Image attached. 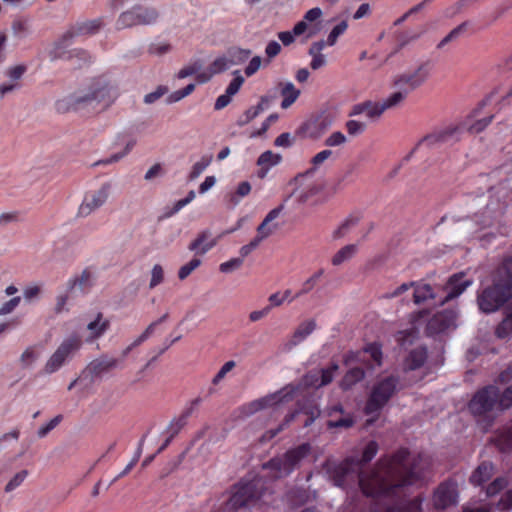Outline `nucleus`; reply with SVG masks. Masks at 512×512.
Masks as SVG:
<instances>
[{"label": "nucleus", "instance_id": "nucleus-30", "mask_svg": "<svg viewBox=\"0 0 512 512\" xmlns=\"http://www.w3.org/2000/svg\"><path fill=\"white\" fill-rule=\"evenodd\" d=\"M325 46L326 44L323 40L314 42L310 46L308 53L312 57L310 67L313 70H318L326 64L325 56L321 53Z\"/></svg>", "mask_w": 512, "mask_h": 512}, {"label": "nucleus", "instance_id": "nucleus-49", "mask_svg": "<svg viewBox=\"0 0 512 512\" xmlns=\"http://www.w3.org/2000/svg\"><path fill=\"white\" fill-rule=\"evenodd\" d=\"M358 223V218L354 216H349L346 218L340 226L334 231L333 238L339 239L345 236L348 231L354 227Z\"/></svg>", "mask_w": 512, "mask_h": 512}, {"label": "nucleus", "instance_id": "nucleus-41", "mask_svg": "<svg viewBox=\"0 0 512 512\" xmlns=\"http://www.w3.org/2000/svg\"><path fill=\"white\" fill-rule=\"evenodd\" d=\"M212 161L211 155H204L201 157L199 161L194 163V165L191 168L190 173L188 174V180L193 181L197 179L210 165Z\"/></svg>", "mask_w": 512, "mask_h": 512}, {"label": "nucleus", "instance_id": "nucleus-39", "mask_svg": "<svg viewBox=\"0 0 512 512\" xmlns=\"http://www.w3.org/2000/svg\"><path fill=\"white\" fill-rule=\"evenodd\" d=\"M234 78L229 83L228 87L226 88V106L231 102L232 97L238 93L241 86L243 85L245 79L241 75L239 70H236L233 72Z\"/></svg>", "mask_w": 512, "mask_h": 512}, {"label": "nucleus", "instance_id": "nucleus-2", "mask_svg": "<svg viewBox=\"0 0 512 512\" xmlns=\"http://www.w3.org/2000/svg\"><path fill=\"white\" fill-rule=\"evenodd\" d=\"M117 97V88L105 77H98L93 79L86 89L59 99L55 103V108L58 113L87 108L100 111L111 106Z\"/></svg>", "mask_w": 512, "mask_h": 512}, {"label": "nucleus", "instance_id": "nucleus-24", "mask_svg": "<svg viewBox=\"0 0 512 512\" xmlns=\"http://www.w3.org/2000/svg\"><path fill=\"white\" fill-rule=\"evenodd\" d=\"M110 328V321L103 318V314L99 312L96 318L87 325L89 336L86 341L91 343L102 337Z\"/></svg>", "mask_w": 512, "mask_h": 512}, {"label": "nucleus", "instance_id": "nucleus-50", "mask_svg": "<svg viewBox=\"0 0 512 512\" xmlns=\"http://www.w3.org/2000/svg\"><path fill=\"white\" fill-rule=\"evenodd\" d=\"M409 93L405 89H399L398 91L392 93L386 100H384L381 104L384 109L392 108L398 105L401 101H403Z\"/></svg>", "mask_w": 512, "mask_h": 512}, {"label": "nucleus", "instance_id": "nucleus-40", "mask_svg": "<svg viewBox=\"0 0 512 512\" xmlns=\"http://www.w3.org/2000/svg\"><path fill=\"white\" fill-rule=\"evenodd\" d=\"M468 22H463L452 29L438 44L437 49H442L447 44L459 39L467 30Z\"/></svg>", "mask_w": 512, "mask_h": 512}, {"label": "nucleus", "instance_id": "nucleus-31", "mask_svg": "<svg viewBox=\"0 0 512 512\" xmlns=\"http://www.w3.org/2000/svg\"><path fill=\"white\" fill-rule=\"evenodd\" d=\"M281 88V95L283 97V100L281 102V107L283 109L289 108L299 97L300 90H298L293 83L287 82V83H280Z\"/></svg>", "mask_w": 512, "mask_h": 512}, {"label": "nucleus", "instance_id": "nucleus-6", "mask_svg": "<svg viewBox=\"0 0 512 512\" xmlns=\"http://www.w3.org/2000/svg\"><path fill=\"white\" fill-rule=\"evenodd\" d=\"M398 384L399 379L394 375L384 377L377 381L373 385L366 401L364 408L365 414L375 415L377 417L381 410L398 391Z\"/></svg>", "mask_w": 512, "mask_h": 512}, {"label": "nucleus", "instance_id": "nucleus-27", "mask_svg": "<svg viewBox=\"0 0 512 512\" xmlns=\"http://www.w3.org/2000/svg\"><path fill=\"white\" fill-rule=\"evenodd\" d=\"M385 111L381 103L366 101L353 106L350 115L365 114L369 118L379 117Z\"/></svg>", "mask_w": 512, "mask_h": 512}, {"label": "nucleus", "instance_id": "nucleus-51", "mask_svg": "<svg viewBox=\"0 0 512 512\" xmlns=\"http://www.w3.org/2000/svg\"><path fill=\"white\" fill-rule=\"evenodd\" d=\"M134 145H135L134 141L128 142L125 149L122 152L115 153L106 159L99 160L95 163V165H109V164L118 162L120 159L125 157L132 150Z\"/></svg>", "mask_w": 512, "mask_h": 512}, {"label": "nucleus", "instance_id": "nucleus-32", "mask_svg": "<svg viewBox=\"0 0 512 512\" xmlns=\"http://www.w3.org/2000/svg\"><path fill=\"white\" fill-rule=\"evenodd\" d=\"M365 377V371L361 367H354L349 369L341 380V388L348 390L356 383L362 381Z\"/></svg>", "mask_w": 512, "mask_h": 512}, {"label": "nucleus", "instance_id": "nucleus-26", "mask_svg": "<svg viewBox=\"0 0 512 512\" xmlns=\"http://www.w3.org/2000/svg\"><path fill=\"white\" fill-rule=\"evenodd\" d=\"M270 98L268 96H261L258 104L248 108L237 120L239 126H244L255 119L258 115L268 109Z\"/></svg>", "mask_w": 512, "mask_h": 512}, {"label": "nucleus", "instance_id": "nucleus-28", "mask_svg": "<svg viewBox=\"0 0 512 512\" xmlns=\"http://www.w3.org/2000/svg\"><path fill=\"white\" fill-rule=\"evenodd\" d=\"M316 328V322L313 319L306 320L299 324L290 340V346H296L305 340Z\"/></svg>", "mask_w": 512, "mask_h": 512}, {"label": "nucleus", "instance_id": "nucleus-57", "mask_svg": "<svg viewBox=\"0 0 512 512\" xmlns=\"http://www.w3.org/2000/svg\"><path fill=\"white\" fill-rule=\"evenodd\" d=\"M28 476L27 470H21L20 472L16 473L12 479L6 484L5 486V492L9 493L14 491L16 488H18L26 479Z\"/></svg>", "mask_w": 512, "mask_h": 512}, {"label": "nucleus", "instance_id": "nucleus-33", "mask_svg": "<svg viewBox=\"0 0 512 512\" xmlns=\"http://www.w3.org/2000/svg\"><path fill=\"white\" fill-rule=\"evenodd\" d=\"M224 70V57H218L208 69L203 72L196 73V81L200 84L208 82L214 74Z\"/></svg>", "mask_w": 512, "mask_h": 512}, {"label": "nucleus", "instance_id": "nucleus-3", "mask_svg": "<svg viewBox=\"0 0 512 512\" xmlns=\"http://www.w3.org/2000/svg\"><path fill=\"white\" fill-rule=\"evenodd\" d=\"M512 298V256L505 257L496 268L491 285L477 294L479 310L490 314L501 309Z\"/></svg>", "mask_w": 512, "mask_h": 512}, {"label": "nucleus", "instance_id": "nucleus-22", "mask_svg": "<svg viewBox=\"0 0 512 512\" xmlns=\"http://www.w3.org/2000/svg\"><path fill=\"white\" fill-rule=\"evenodd\" d=\"M118 361L115 358H110L107 355H103L99 358L92 360L87 367L84 369L82 374H90L92 377L100 376L101 374L108 372L109 370L116 367Z\"/></svg>", "mask_w": 512, "mask_h": 512}, {"label": "nucleus", "instance_id": "nucleus-58", "mask_svg": "<svg viewBox=\"0 0 512 512\" xmlns=\"http://www.w3.org/2000/svg\"><path fill=\"white\" fill-rule=\"evenodd\" d=\"M27 71V67L24 64H19L13 67H10L6 70V76L12 81V83H18V81L23 77L25 72Z\"/></svg>", "mask_w": 512, "mask_h": 512}, {"label": "nucleus", "instance_id": "nucleus-12", "mask_svg": "<svg viewBox=\"0 0 512 512\" xmlns=\"http://www.w3.org/2000/svg\"><path fill=\"white\" fill-rule=\"evenodd\" d=\"M295 391V387L288 385L273 394L252 401L245 407V409H247V413L252 414L264 408L274 406L282 402H288L293 399Z\"/></svg>", "mask_w": 512, "mask_h": 512}, {"label": "nucleus", "instance_id": "nucleus-14", "mask_svg": "<svg viewBox=\"0 0 512 512\" xmlns=\"http://www.w3.org/2000/svg\"><path fill=\"white\" fill-rule=\"evenodd\" d=\"M457 499V484L450 480L442 482L433 494V504L437 510H444L456 504Z\"/></svg>", "mask_w": 512, "mask_h": 512}, {"label": "nucleus", "instance_id": "nucleus-25", "mask_svg": "<svg viewBox=\"0 0 512 512\" xmlns=\"http://www.w3.org/2000/svg\"><path fill=\"white\" fill-rule=\"evenodd\" d=\"M494 474V465L492 462L483 461L471 474L469 481L474 486H482L489 481Z\"/></svg>", "mask_w": 512, "mask_h": 512}, {"label": "nucleus", "instance_id": "nucleus-42", "mask_svg": "<svg viewBox=\"0 0 512 512\" xmlns=\"http://www.w3.org/2000/svg\"><path fill=\"white\" fill-rule=\"evenodd\" d=\"M333 152L329 149L322 150L314 155L310 161L311 167L306 171L307 175L314 174L321 165L332 156Z\"/></svg>", "mask_w": 512, "mask_h": 512}, {"label": "nucleus", "instance_id": "nucleus-48", "mask_svg": "<svg viewBox=\"0 0 512 512\" xmlns=\"http://www.w3.org/2000/svg\"><path fill=\"white\" fill-rule=\"evenodd\" d=\"M67 59H76L79 62V66L89 64L92 62V56L90 55V53L84 49L79 48L68 51Z\"/></svg>", "mask_w": 512, "mask_h": 512}, {"label": "nucleus", "instance_id": "nucleus-64", "mask_svg": "<svg viewBox=\"0 0 512 512\" xmlns=\"http://www.w3.org/2000/svg\"><path fill=\"white\" fill-rule=\"evenodd\" d=\"M345 142L346 136L342 132L336 131L326 138L324 144L328 147H336L343 145Z\"/></svg>", "mask_w": 512, "mask_h": 512}, {"label": "nucleus", "instance_id": "nucleus-34", "mask_svg": "<svg viewBox=\"0 0 512 512\" xmlns=\"http://www.w3.org/2000/svg\"><path fill=\"white\" fill-rule=\"evenodd\" d=\"M428 299H436V295L433 291V288L429 284L421 283L415 284L413 300L416 304H421Z\"/></svg>", "mask_w": 512, "mask_h": 512}, {"label": "nucleus", "instance_id": "nucleus-60", "mask_svg": "<svg viewBox=\"0 0 512 512\" xmlns=\"http://www.w3.org/2000/svg\"><path fill=\"white\" fill-rule=\"evenodd\" d=\"M164 280V270L161 265L155 264L151 271V280L149 283V287L151 289L155 288L159 284H161Z\"/></svg>", "mask_w": 512, "mask_h": 512}, {"label": "nucleus", "instance_id": "nucleus-62", "mask_svg": "<svg viewBox=\"0 0 512 512\" xmlns=\"http://www.w3.org/2000/svg\"><path fill=\"white\" fill-rule=\"evenodd\" d=\"M354 420L351 416L340 417L337 420L330 419L327 421V427L332 428H349L353 425Z\"/></svg>", "mask_w": 512, "mask_h": 512}, {"label": "nucleus", "instance_id": "nucleus-8", "mask_svg": "<svg viewBox=\"0 0 512 512\" xmlns=\"http://www.w3.org/2000/svg\"><path fill=\"white\" fill-rule=\"evenodd\" d=\"M82 343V338L78 334L65 338L46 361L42 373L51 375L59 371L80 350Z\"/></svg>", "mask_w": 512, "mask_h": 512}, {"label": "nucleus", "instance_id": "nucleus-5", "mask_svg": "<svg viewBox=\"0 0 512 512\" xmlns=\"http://www.w3.org/2000/svg\"><path fill=\"white\" fill-rule=\"evenodd\" d=\"M311 452V444L305 442L288 449L282 455L271 458L268 462L263 464V468L271 470L272 476L276 479L284 478L298 469L302 460L307 458Z\"/></svg>", "mask_w": 512, "mask_h": 512}, {"label": "nucleus", "instance_id": "nucleus-43", "mask_svg": "<svg viewBox=\"0 0 512 512\" xmlns=\"http://www.w3.org/2000/svg\"><path fill=\"white\" fill-rule=\"evenodd\" d=\"M495 334L500 339H505L512 335V312L508 313L498 324Z\"/></svg>", "mask_w": 512, "mask_h": 512}, {"label": "nucleus", "instance_id": "nucleus-37", "mask_svg": "<svg viewBox=\"0 0 512 512\" xmlns=\"http://www.w3.org/2000/svg\"><path fill=\"white\" fill-rule=\"evenodd\" d=\"M250 55L251 51L249 49L231 47L226 51V62L229 61L232 64H241L247 61Z\"/></svg>", "mask_w": 512, "mask_h": 512}, {"label": "nucleus", "instance_id": "nucleus-17", "mask_svg": "<svg viewBox=\"0 0 512 512\" xmlns=\"http://www.w3.org/2000/svg\"><path fill=\"white\" fill-rule=\"evenodd\" d=\"M472 284L471 280L464 279L463 273H456L452 275L447 281L444 291L446 295L443 299L439 300L440 304H444L459 295H461L470 285Z\"/></svg>", "mask_w": 512, "mask_h": 512}, {"label": "nucleus", "instance_id": "nucleus-16", "mask_svg": "<svg viewBox=\"0 0 512 512\" xmlns=\"http://www.w3.org/2000/svg\"><path fill=\"white\" fill-rule=\"evenodd\" d=\"M104 25L103 18L78 21L71 25L64 33V39H70L80 36H90L96 34Z\"/></svg>", "mask_w": 512, "mask_h": 512}, {"label": "nucleus", "instance_id": "nucleus-13", "mask_svg": "<svg viewBox=\"0 0 512 512\" xmlns=\"http://www.w3.org/2000/svg\"><path fill=\"white\" fill-rule=\"evenodd\" d=\"M430 73V65L428 62L422 63L413 72H408L400 75L395 80V86L398 89H405L408 93L421 86Z\"/></svg>", "mask_w": 512, "mask_h": 512}, {"label": "nucleus", "instance_id": "nucleus-29", "mask_svg": "<svg viewBox=\"0 0 512 512\" xmlns=\"http://www.w3.org/2000/svg\"><path fill=\"white\" fill-rule=\"evenodd\" d=\"M76 286H78L82 292H86L93 286V274L89 268L84 269L80 276L68 280V290L71 291Z\"/></svg>", "mask_w": 512, "mask_h": 512}, {"label": "nucleus", "instance_id": "nucleus-55", "mask_svg": "<svg viewBox=\"0 0 512 512\" xmlns=\"http://www.w3.org/2000/svg\"><path fill=\"white\" fill-rule=\"evenodd\" d=\"M347 27L348 24L346 21H341L339 24H337L329 33L325 44L328 46H333L337 42L338 37L346 31Z\"/></svg>", "mask_w": 512, "mask_h": 512}, {"label": "nucleus", "instance_id": "nucleus-44", "mask_svg": "<svg viewBox=\"0 0 512 512\" xmlns=\"http://www.w3.org/2000/svg\"><path fill=\"white\" fill-rule=\"evenodd\" d=\"M324 271L321 269L309 277L303 284L301 289L295 293L294 297L290 300L293 301L307 293H309L316 285L319 278L323 275Z\"/></svg>", "mask_w": 512, "mask_h": 512}, {"label": "nucleus", "instance_id": "nucleus-23", "mask_svg": "<svg viewBox=\"0 0 512 512\" xmlns=\"http://www.w3.org/2000/svg\"><path fill=\"white\" fill-rule=\"evenodd\" d=\"M427 349L423 346L412 349L403 361L404 371H414L421 368L427 360Z\"/></svg>", "mask_w": 512, "mask_h": 512}, {"label": "nucleus", "instance_id": "nucleus-35", "mask_svg": "<svg viewBox=\"0 0 512 512\" xmlns=\"http://www.w3.org/2000/svg\"><path fill=\"white\" fill-rule=\"evenodd\" d=\"M282 160V156L278 153H273L272 151L263 152L258 160L257 164L261 167V170H264V174L273 166L279 164Z\"/></svg>", "mask_w": 512, "mask_h": 512}, {"label": "nucleus", "instance_id": "nucleus-15", "mask_svg": "<svg viewBox=\"0 0 512 512\" xmlns=\"http://www.w3.org/2000/svg\"><path fill=\"white\" fill-rule=\"evenodd\" d=\"M457 314L452 309H446L433 315L427 325L426 333L429 336H435L444 333L455 326Z\"/></svg>", "mask_w": 512, "mask_h": 512}, {"label": "nucleus", "instance_id": "nucleus-54", "mask_svg": "<svg viewBox=\"0 0 512 512\" xmlns=\"http://www.w3.org/2000/svg\"><path fill=\"white\" fill-rule=\"evenodd\" d=\"M364 352L369 354L371 359L377 365H381V363H382V347L379 343L373 342V343L368 344L364 348Z\"/></svg>", "mask_w": 512, "mask_h": 512}, {"label": "nucleus", "instance_id": "nucleus-9", "mask_svg": "<svg viewBox=\"0 0 512 512\" xmlns=\"http://www.w3.org/2000/svg\"><path fill=\"white\" fill-rule=\"evenodd\" d=\"M158 17L156 8L137 4L118 16L115 27L117 30H122L134 26L151 25L157 21Z\"/></svg>", "mask_w": 512, "mask_h": 512}, {"label": "nucleus", "instance_id": "nucleus-38", "mask_svg": "<svg viewBox=\"0 0 512 512\" xmlns=\"http://www.w3.org/2000/svg\"><path fill=\"white\" fill-rule=\"evenodd\" d=\"M357 252L356 244H349L342 247L332 258L331 262L334 266L341 265L343 262L351 259Z\"/></svg>", "mask_w": 512, "mask_h": 512}, {"label": "nucleus", "instance_id": "nucleus-52", "mask_svg": "<svg viewBox=\"0 0 512 512\" xmlns=\"http://www.w3.org/2000/svg\"><path fill=\"white\" fill-rule=\"evenodd\" d=\"M498 410H505L512 406V385L508 386L504 391L499 390L497 398Z\"/></svg>", "mask_w": 512, "mask_h": 512}, {"label": "nucleus", "instance_id": "nucleus-7", "mask_svg": "<svg viewBox=\"0 0 512 512\" xmlns=\"http://www.w3.org/2000/svg\"><path fill=\"white\" fill-rule=\"evenodd\" d=\"M264 493V481L261 477L243 479L235 485L229 504L237 509L254 504ZM228 503L226 502V506Z\"/></svg>", "mask_w": 512, "mask_h": 512}, {"label": "nucleus", "instance_id": "nucleus-53", "mask_svg": "<svg viewBox=\"0 0 512 512\" xmlns=\"http://www.w3.org/2000/svg\"><path fill=\"white\" fill-rule=\"evenodd\" d=\"M201 265V260L197 257L191 259L188 263L183 265L178 271V278L180 280L186 279L195 269Z\"/></svg>", "mask_w": 512, "mask_h": 512}, {"label": "nucleus", "instance_id": "nucleus-63", "mask_svg": "<svg viewBox=\"0 0 512 512\" xmlns=\"http://www.w3.org/2000/svg\"><path fill=\"white\" fill-rule=\"evenodd\" d=\"M13 34L17 37H24L29 31L28 22L23 19L14 20L12 23Z\"/></svg>", "mask_w": 512, "mask_h": 512}, {"label": "nucleus", "instance_id": "nucleus-56", "mask_svg": "<svg viewBox=\"0 0 512 512\" xmlns=\"http://www.w3.org/2000/svg\"><path fill=\"white\" fill-rule=\"evenodd\" d=\"M202 62L200 60H196L192 63H190L189 65L183 67L182 69L179 70V72L177 73V77L179 79H184L188 76H191V75H196V73H198L201 69H202Z\"/></svg>", "mask_w": 512, "mask_h": 512}, {"label": "nucleus", "instance_id": "nucleus-36", "mask_svg": "<svg viewBox=\"0 0 512 512\" xmlns=\"http://www.w3.org/2000/svg\"><path fill=\"white\" fill-rule=\"evenodd\" d=\"M70 39H64V34L53 43L49 51V57L52 61L57 59H67L68 51H65L66 46L69 45Z\"/></svg>", "mask_w": 512, "mask_h": 512}, {"label": "nucleus", "instance_id": "nucleus-21", "mask_svg": "<svg viewBox=\"0 0 512 512\" xmlns=\"http://www.w3.org/2000/svg\"><path fill=\"white\" fill-rule=\"evenodd\" d=\"M338 370V365L332 363L328 368L320 370L319 373L307 374L304 378L306 385L314 386L316 388L325 386L332 382L335 372Z\"/></svg>", "mask_w": 512, "mask_h": 512}, {"label": "nucleus", "instance_id": "nucleus-4", "mask_svg": "<svg viewBox=\"0 0 512 512\" xmlns=\"http://www.w3.org/2000/svg\"><path fill=\"white\" fill-rule=\"evenodd\" d=\"M499 388L496 385H487L476 391L468 403L469 412L477 419V422L483 423V428L488 429L492 426L494 410H498L497 398Z\"/></svg>", "mask_w": 512, "mask_h": 512}, {"label": "nucleus", "instance_id": "nucleus-18", "mask_svg": "<svg viewBox=\"0 0 512 512\" xmlns=\"http://www.w3.org/2000/svg\"><path fill=\"white\" fill-rule=\"evenodd\" d=\"M459 133L458 127H447L441 130H437L432 132L431 134L426 135L423 137L419 143L418 146L426 145L428 147L436 145V144H442L447 143L452 139H458L457 135Z\"/></svg>", "mask_w": 512, "mask_h": 512}, {"label": "nucleus", "instance_id": "nucleus-19", "mask_svg": "<svg viewBox=\"0 0 512 512\" xmlns=\"http://www.w3.org/2000/svg\"><path fill=\"white\" fill-rule=\"evenodd\" d=\"M281 212V207H277L272 209L261 222V224L257 227V235L261 242L274 234L280 227L279 223L276 222Z\"/></svg>", "mask_w": 512, "mask_h": 512}, {"label": "nucleus", "instance_id": "nucleus-61", "mask_svg": "<svg viewBox=\"0 0 512 512\" xmlns=\"http://www.w3.org/2000/svg\"><path fill=\"white\" fill-rule=\"evenodd\" d=\"M21 297L15 296L0 306V316L11 314L20 304Z\"/></svg>", "mask_w": 512, "mask_h": 512}, {"label": "nucleus", "instance_id": "nucleus-11", "mask_svg": "<svg viewBox=\"0 0 512 512\" xmlns=\"http://www.w3.org/2000/svg\"><path fill=\"white\" fill-rule=\"evenodd\" d=\"M303 413L307 416L306 420L304 421V427L310 426L320 415V410L316 405H309L305 407H301L298 410H295L294 412L288 413L282 424H280L276 429H270L266 431L261 438L262 442L270 441L275 436H277L287 425H289L297 416V414Z\"/></svg>", "mask_w": 512, "mask_h": 512}, {"label": "nucleus", "instance_id": "nucleus-20", "mask_svg": "<svg viewBox=\"0 0 512 512\" xmlns=\"http://www.w3.org/2000/svg\"><path fill=\"white\" fill-rule=\"evenodd\" d=\"M218 239L210 230H204L189 244L188 249L196 255H203L218 243Z\"/></svg>", "mask_w": 512, "mask_h": 512}, {"label": "nucleus", "instance_id": "nucleus-45", "mask_svg": "<svg viewBox=\"0 0 512 512\" xmlns=\"http://www.w3.org/2000/svg\"><path fill=\"white\" fill-rule=\"evenodd\" d=\"M378 452V444L376 441H370L365 446L361 458L359 461H355V463L359 464V468L361 469L362 465H365L369 463L377 454Z\"/></svg>", "mask_w": 512, "mask_h": 512}, {"label": "nucleus", "instance_id": "nucleus-10", "mask_svg": "<svg viewBox=\"0 0 512 512\" xmlns=\"http://www.w3.org/2000/svg\"><path fill=\"white\" fill-rule=\"evenodd\" d=\"M111 187L110 182H105L98 189L86 191L78 207L77 216L86 218L101 208L110 196Z\"/></svg>", "mask_w": 512, "mask_h": 512}, {"label": "nucleus", "instance_id": "nucleus-1", "mask_svg": "<svg viewBox=\"0 0 512 512\" xmlns=\"http://www.w3.org/2000/svg\"><path fill=\"white\" fill-rule=\"evenodd\" d=\"M426 464L421 455L411 459L409 450L400 448L381 458L370 473L362 472L355 460L347 458L331 468L329 474L334 485L341 488L357 483L369 498L370 512H421V497L410 499L408 490L425 477Z\"/></svg>", "mask_w": 512, "mask_h": 512}, {"label": "nucleus", "instance_id": "nucleus-47", "mask_svg": "<svg viewBox=\"0 0 512 512\" xmlns=\"http://www.w3.org/2000/svg\"><path fill=\"white\" fill-rule=\"evenodd\" d=\"M508 479L504 476L495 478L486 488V495L495 496L508 486Z\"/></svg>", "mask_w": 512, "mask_h": 512}, {"label": "nucleus", "instance_id": "nucleus-46", "mask_svg": "<svg viewBox=\"0 0 512 512\" xmlns=\"http://www.w3.org/2000/svg\"><path fill=\"white\" fill-rule=\"evenodd\" d=\"M39 351L36 346L27 347L20 356L21 365L24 368L30 367L38 358Z\"/></svg>", "mask_w": 512, "mask_h": 512}, {"label": "nucleus", "instance_id": "nucleus-59", "mask_svg": "<svg viewBox=\"0 0 512 512\" xmlns=\"http://www.w3.org/2000/svg\"><path fill=\"white\" fill-rule=\"evenodd\" d=\"M62 419V415H57L54 418H52L48 423L41 426L37 432L38 437L44 438L45 436H47L54 428H56L60 424Z\"/></svg>", "mask_w": 512, "mask_h": 512}]
</instances>
